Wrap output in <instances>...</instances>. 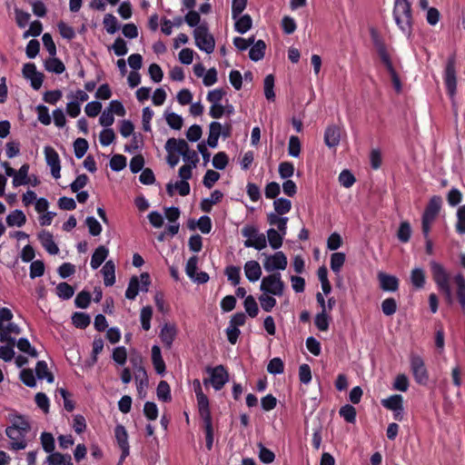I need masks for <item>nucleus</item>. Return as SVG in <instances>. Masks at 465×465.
I'll return each mask as SVG.
<instances>
[{
  "label": "nucleus",
  "mask_w": 465,
  "mask_h": 465,
  "mask_svg": "<svg viewBox=\"0 0 465 465\" xmlns=\"http://www.w3.org/2000/svg\"><path fill=\"white\" fill-rule=\"evenodd\" d=\"M286 290L280 272L269 273L262 278L260 283L261 295L258 297L262 309L270 312L276 306V297H282Z\"/></svg>",
  "instance_id": "obj_1"
},
{
  "label": "nucleus",
  "mask_w": 465,
  "mask_h": 465,
  "mask_svg": "<svg viewBox=\"0 0 465 465\" xmlns=\"http://www.w3.org/2000/svg\"><path fill=\"white\" fill-rule=\"evenodd\" d=\"M193 386L197 399L199 415L204 423L206 434V447L208 450H211L213 448V435L209 400L207 396L203 393L202 384L199 380H194L193 382Z\"/></svg>",
  "instance_id": "obj_2"
},
{
  "label": "nucleus",
  "mask_w": 465,
  "mask_h": 465,
  "mask_svg": "<svg viewBox=\"0 0 465 465\" xmlns=\"http://www.w3.org/2000/svg\"><path fill=\"white\" fill-rule=\"evenodd\" d=\"M393 17L399 28L407 35L412 30L411 5L408 0H395Z\"/></svg>",
  "instance_id": "obj_3"
},
{
  "label": "nucleus",
  "mask_w": 465,
  "mask_h": 465,
  "mask_svg": "<svg viewBox=\"0 0 465 465\" xmlns=\"http://www.w3.org/2000/svg\"><path fill=\"white\" fill-rule=\"evenodd\" d=\"M374 45L381 62L391 76L393 88L397 93H401L402 89L401 81L396 70L391 52L387 49L385 45L379 40L375 41Z\"/></svg>",
  "instance_id": "obj_4"
},
{
  "label": "nucleus",
  "mask_w": 465,
  "mask_h": 465,
  "mask_svg": "<svg viewBox=\"0 0 465 465\" xmlns=\"http://www.w3.org/2000/svg\"><path fill=\"white\" fill-rule=\"evenodd\" d=\"M194 44L201 51L211 54L215 49V39L209 30L207 22L203 21L193 31Z\"/></svg>",
  "instance_id": "obj_5"
},
{
  "label": "nucleus",
  "mask_w": 465,
  "mask_h": 465,
  "mask_svg": "<svg viewBox=\"0 0 465 465\" xmlns=\"http://www.w3.org/2000/svg\"><path fill=\"white\" fill-rule=\"evenodd\" d=\"M442 200L440 196H433L430 199L421 217V230L423 236L430 235L431 226L436 221L440 213Z\"/></svg>",
  "instance_id": "obj_6"
},
{
  "label": "nucleus",
  "mask_w": 465,
  "mask_h": 465,
  "mask_svg": "<svg viewBox=\"0 0 465 465\" xmlns=\"http://www.w3.org/2000/svg\"><path fill=\"white\" fill-rule=\"evenodd\" d=\"M165 150H176L177 153L183 156V161L193 167H196V164L199 162L198 154L196 152L191 150L187 142L183 139H168L165 143Z\"/></svg>",
  "instance_id": "obj_7"
},
{
  "label": "nucleus",
  "mask_w": 465,
  "mask_h": 465,
  "mask_svg": "<svg viewBox=\"0 0 465 465\" xmlns=\"http://www.w3.org/2000/svg\"><path fill=\"white\" fill-rule=\"evenodd\" d=\"M430 270L432 273L433 280L435 283L437 284L440 291H441L445 296L446 299L449 302H451L452 300V292L450 286V275L445 270V268L439 262L435 261H431L430 263Z\"/></svg>",
  "instance_id": "obj_8"
},
{
  "label": "nucleus",
  "mask_w": 465,
  "mask_h": 465,
  "mask_svg": "<svg viewBox=\"0 0 465 465\" xmlns=\"http://www.w3.org/2000/svg\"><path fill=\"white\" fill-rule=\"evenodd\" d=\"M242 234L247 238L244 242L245 247H252L258 251L264 249L267 246L266 236L259 232L258 229L252 225H247L242 228Z\"/></svg>",
  "instance_id": "obj_9"
},
{
  "label": "nucleus",
  "mask_w": 465,
  "mask_h": 465,
  "mask_svg": "<svg viewBox=\"0 0 465 465\" xmlns=\"http://www.w3.org/2000/svg\"><path fill=\"white\" fill-rule=\"evenodd\" d=\"M263 268L269 273L279 272L287 268L288 259L282 251H278L272 254H263Z\"/></svg>",
  "instance_id": "obj_10"
},
{
  "label": "nucleus",
  "mask_w": 465,
  "mask_h": 465,
  "mask_svg": "<svg viewBox=\"0 0 465 465\" xmlns=\"http://www.w3.org/2000/svg\"><path fill=\"white\" fill-rule=\"evenodd\" d=\"M150 283V276L147 272L142 273L140 277H132L125 292V297L129 300H134L140 291H148Z\"/></svg>",
  "instance_id": "obj_11"
},
{
  "label": "nucleus",
  "mask_w": 465,
  "mask_h": 465,
  "mask_svg": "<svg viewBox=\"0 0 465 465\" xmlns=\"http://www.w3.org/2000/svg\"><path fill=\"white\" fill-rule=\"evenodd\" d=\"M411 370L417 383L426 384L429 375L423 359L418 354H411L410 357Z\"/></svg>",
  "instance_id": "obj_12"
},
{
  "label": "nucleus",
  "mask_w": 465,
  "mask_h": 465,
  "mask_svg": "<svg viewBox=\"0 0 465 465\" xmlns=\"http://www.w3.org/2000/svg\"><path fill=\"white\" fill-rule=\"evenodd\" d=\"M381 405L393 412L394 420L401 421L404 417L403 398L400 394L391 395L381 400Z\"/></svg>",
  "instance_id": "obj_13"
},
{
  "label": "nucleus",
  "mask_w": 465,
  "mask_h": 465,
  "mask_svg": "<svg viewBox=\"0 0 465 465\" xmlns=\"http://www.w3.org/2000/svg\"><path fill=\"white\" fill-rule=\"evenodd\" d=\"M210 379L204 380V384L210 382L212 386L220 391L229 380V375L223 365L209 370Z\"/></svg>",
  "instance_id": "obj_14"
},
{
  "label": "nucleus",
  "mask_w": 465,
  "mask_h": 465,
  "mask_svg": "<svg viewBox=\"0 0 465 465\" xmlns=\"http://www.w3.org/2000/svg\"><path fill=\"white\" fill-rule=\"evenodd\" d=\"M23 75L25 79L30 81L31 86L35 90H39L43 84L44 75L36 70L35 64H25L22 70Z\"/></svg>",
  "instance_id": "obj_15"
},
{
  "label": "nucleus",
  "mask_w": 465,
  "mask_h": 465,
  "mask_svg": "<svg viewBox=\"0 0 465 465\" xmlns=\"http://www.w3.org/2000/svg\"><path fill=\"white\" fill-rule=\"evenodd\" d=\"M444 84L448 94L453 97L457 89V77L454 60H449L444 72Z\"/></svg>",
  "instance_id": "obj_16"
},
{
  "label": "nucleus",
  "mask_w": 465,
  "mask_h": 465,
  "mask_svg": "<svg viewBox=\"0 0 465 465\" xmlns=\"http://www.w3.org/2000/svg\"><path fill=\"white\" fill-rule=\"evenodd\" d=\"M114 436L119 448L121 449L122 454L119 460V465L126 459L130 453V447L128 443V434L125 428L123 425H117L114 429Z\"/></svg>",
  "instance_id": "obj_17"
},
{
  "label": "nucleus",
  "mask_w": 465,
  "mask_h": 465,
  "mask_svg": "<svg viewBox=\"0 0 465 465\" xmlns=\"http://www.w3.org/2000/svg\"><path fill=\"white\" fill-rule=\"evenodd\" d=\"M27 430H16L14 427H7L5 433L11 440V448L15 450H24L26 448L25 435Z\"/></svg>",
  "instance_id": "obj_18"
},
{
  "label": "nucleus",
  "mask_w": 465,
  "mask_h": 465,
  "mask_svg": "<svg viewBox=\"0 0 465 465\" xmlns=\"http://www.w3.org/2000/svg\"><path fill=\"white\" fill-rule=\"evenodd\" d=\"M45 161L48 166L51 169L52 175L58 179L60 177V171H61V165H60V158L56 151L52 148L51 146L45 147L44 150Z\"/></svg>",
  "instance_id": "obj_19"
},
{
  "label": "nucleus",
  "mask_w": 465,
  "mask_h": 465,
  "mask_svg": "<svg viewBox=\"0 0 465 465\" xmlns=\"http://www.w3.org/2000/svg\"><path fill=\"white\" fill-rule=\"evenodd\" d=\"M178 329L174 323H164L160 331L159 337L166 349H171L176 336Z\"/></svg>",
  "instance_id": "obj_20"
},
{
  "label": "nucleus",
  "mask_w": 465,
  "mask_h": 465,
  "mask_svg": "<svg viewBox=\"0 0 465 465\" xmlns=\"http://www.w3.org/2000/svg\"><path fill=\"white\" fill-rule=\"evenodd\" d=\"M380 288L384 292H396L399 289V279L383 272H378Z\"/></svg>",
  "instance_id": "obj_21"
},
{
  "label": "nucleus",
  "mask_w": 465,
  "mask_h": 465,
  "mask_svg": "<svg viewBox=\"0 0 465 465\" xmlns=\"http://www.w3.org/2000/svg\"><path fill=\"white\" fill-rule=\"evenodd\" d=\"M244 274L251 282H257L262 276V268L257 261H248L245 262Z\"/></svg>",
  "instance_id": "obj_22"
},
{
  "label": "nucleus",
  "mask_w": 465,
  "mask_h": 465,
  "mask_svg": "<svg viewBox=\"0 0 465 465\" xmlns=\"http://www.w3.org/2000/svg\"><path fill=\"white\" fill-rule=\"evenodd\" d=\"M341 140V130L336 125H330L324 133V142L329 148H335Z\"/></svg>",
  "instance_id": "obj_23"
},
{
  "label": "nucleus",
  "mask_w": 465,
  "mask_h": 465,
  "mask_svg": "<svg viewBox=\"0 0 465 465\" xmlns=\"http://www.w3.org/2000/svg\"><path fill=\"white\" fill-rule=\"evenodd\" d=\"M38 239L42 244V246L45 249V251L50 254H57L59 252V248L54 242L53 239L52 233L46 231H43L38 234Z\"/></svg>",
  "instance_id": "obj_24"
},
{
  "label": "nucleus",
  "mask_w": 465,
  "mask_h": 465,
  "mask_svg": "<svg viewBox=\"0 0 465 465\" xmlns=\"http://www.w3.org/2000/svg\"><path fill=\"white\" fill-rule=\"evenodd\" d=\"M152 363L158 374L163 375L165 373V363L162 357L161 349L158 345H153L152 347Z\"/></svg>",
  "instance_id": "obj_25"
},
{
  "label": "nucleus",
  "mask_w": 465,
  "mask_h": 465,
  "mask_svg": "<svg viewBox=\"0 0 465 465\" xmlns=\"http://www.w3.org/2000/svg\"><path fill=\"white\" fill-rule=\"evenodd\" d=\"M21 332L20 327L14 322H7L4 328V331H1L0 341L1 342H8L12 345L15 344V339L11 338L12 334L18 335Z\"/></svg>",
  "instance_id": "obj_26"
},
{
  "label": "nucleus",
  "mask_w": 465,
  "mask_h": 465,
  "mask_svg": "<svg viewBox=\"0 0 465 465\" xmlns=\"http://www.w3.org/2000/svg\"><path fill=\"white\" fill-rule=\"evenodd\" d=\"M29 173V164H23L18 171L15 172V175L12 181L14 187H18L21 185H26L31 183V178L28 176Z\"/></svg>",
  "instance_id": "obj_27"
},
{
  "label": "nucleus",
  "mask_w": 465,
  "mask_h": 465,
  "mask_svg": "<svg viewBox=\"0 0 465 465\" xmlns=\"http://www.w3.org/2000/svg\"><path fill=\"white\" fill-rule=\"evenodd\" d=\"M109 253V250L105 246H99L97 247L91 258L90 265L92 269L96 270L98 269L102 263L105 261Z\"/></svg>",
  "instance_id": "obj_28"
},
{
  "label": "nucleus",
  "mask_w": 465,
  "mask_h": 465,
  "mask_svg": "<svg viewBox=\"0 0 465 465\" xmlns=\"http://www.w3.org/2000/svg\"><path fill=\"white\" fill-rule=\"evenodd\" d=\"M223 193L219 190H214L210 197L204 198L201 202V209L205 213H210L213 206L222 201Z\"/></svg>",
  "instance_id": "obj_29"
},
{
  "label": "nucleus",
  "mask_w": 465,
  "mask_h": 465,
  "mask_svg": "<svg viewBox=\"0 0 465 465\" xmlns=\"http://www.w3.org/2000/svg\"><path fill=\"white\" fill-rule=\"evenodd\" d=\"M267 233V242H269L270 246L273 250H278L282 247L283 242V238L286 234H282L279 230H275L273 228H270L266 232Z\"/></svg>",
  "instance_id": "obj_30"
},
{
  "label": "nucleus",
  "mask_w": 465,
  "mask_h": 465,
  "mask_svg": "<svg viewBox=\"0 0 465 465\" xmlns=\"http://www.w3.org/2000/svg\"><path fill=\"white\" fill-rule=\"evenodd\" d=\"M221 134L222 124L218 122H212L209 125V135L207 139L208 145L212 148H216Z\"/></svg>",
  "instance_id": "obj_31"
},
{
  "label": "nucleus",
  "mask_w": 465,
  "mask_h": 465,
  "mask_svg": "<svg viewBox=\"0 0 465 465\" xmlns=\"http://www.w3.org/2000/svg\"><path fill=\"white\" fill-rule=\"evenodd\" d=\"M104 283L105 286H112L115 282V265L113 261H107L102 268Z\"/></svg>",
  "instance_id": "obj_32"
},
{
  "label": "nucleus",
  "mask_w": 465,
  "mask_h": 465,
  "mask_svg": "<svg viewBox=\"0 0 465 465\" xmlns=\"http://www.w3.org/2000/svg\"><path fill=\"white\" fill-rule=\"evenodd\" d=\"M10 425L8 427H14L16 430H30V425L27 419L25 416L17 413H10L8 416Z\"/></svg>",
  "instance_id": "obj_33"
},
{
  "label": "nucleus",
  "mask_w": 465,
  "mask_h": 465,
  "mask_svg": "<svg viewBox=\"0 0 465 465\" xmlns=\"http://www.w3.org/2000/svg\"><path fill=\"white\" fill-rule=\"evenodd\" d=\"M175 190L181 196H186L190 193V184L186 181H180L176 182L174 184L169 183L166 185V191L170 196L174 194Z\"/></svg>",
  "instance_id": "obj_34"
},
{
  "label": "nucleus",
  "mask_w": 465,
  "mask_h": 465,
  "mask_svg": "<svg viewBox=\"0 0 465 465\" xmlns=\"http://www.w3.org/2000/svg\"><path fill=\"white\" fill-rule=\"evenodd\" d=\"M233 20L235 21L234 29L239 34H245L252 28V20L249 15H243L242 16L240 15L236 19Z\"/></svg>",
  "instance_id": "obj_35"
},
{
  "label": "nucleus",
  "mask_w": 465,
  "mask_h": 465,
  "mask_svg": "<svg viewBox=\"0 0 465 465\" xmlns=\"http://www.w3.org/2000/svg\"><path fill=\"white\" fill-rule=\"evenodd\" d=\"M45 462L48 465H73L70 455H64L59 452L50 453V455L46 458Z\"/></svg>",
  "instance_id": "obj_36"
},
{
  "label": "nucleus",
  "mask_w": 465,
  "mask_h": 465,
  "mask_svg": "<svg viewBox=\"0 0 465 465\" xmlns=\"http://www.w3.org/2000/svg\"><path fill=\"white\" fill-rule=\"evenodd\" d=\"M281 214L276 213H271L267 216V220L271 225H276L278 230L282 232V234L287 233V217H281Z\"/></svg>",
  "instance_id": "obj_37"
},
{
  "label": "nucleus",
  "mask_w": 465,
  "mask_h": 465,
  "mask_svg": "<svg viewBox=\"0 0 465 465\" xmlns=\"http://www.w3.org/2000/svg\"><path fill=\"white\" fill-rule=\"evenodd\" d=\"M265 43L262 40H258L252 44L249 51V57L251 60L257 62L263 58L265 54Z\"/></svg>",
  "instance_id": "obj_38"
},
{
  "label": "nucleus",
  "mask_w": 465,
  "mask_h": 465,
  "mask_svg": "<svg viewBox=\"0 0 465 465\" xmlns=\"http://www.w3.org/2000/svg\"><path fill=\"white\" fill-rule=\"evenodd\" d=\"M36 376L39 380L45 379L49 383L54 381V375L49 371L47 363L45 361H39L35 366Z\"/></svg>",
  "instance_id": "obj_39"
},
{
  "label": "nucleus",
  "mask_w": 465,
  "mask_h": 465,
  "mask_svg": "<svg viewBox=\"0 0 465 465\" xmlns=\"http://www.w3.org/2000/svg\"><path fill=\"white\" fill-rule=\"evenodd\" d=\"M26 222L25 213L20 210L11 212L6 217V223L9 226H23Z\"/></svg>",
  "instance_id": "obj_40"
},
{
  "label": "nucleus",
  "mask_w": 465,
  "mask_h": 465,
  "mask_svg": "<svg viewBox=\"0 0 465 465\" xmlns=\"http://www.w3.org/2000/svg\"><path fill=\"white\" fill-rule=\"evenodd\" d=\"M331 322V316L328 314L327 312L321 311L319 313L316 314L314 319V324L316 328L321 331H326L329 329Z\"/></svg>",
  "instance_id": "obj_41"
},
{
  "label": "nucleus",
  "mask_w": 465,
  "mask_h": 465,
  "mask_svg": "<svg viewBox=\"0 0 465 465\" xmlns=\"http://www.w3.org/2000/svg\"><path fill=\"white\" fill-rule=\"evenodd\" d=\"M274 77L272 74H268L264 78L263 82V90L264 95L268 101L274 102L275 100V93H274Z\"/></svg>",
  "instance_id": "obj_42"
},
{
  "label": "nucleus",
  "mask_w": 465,
  "mask_h": 465,
  "mask_svg": "<svg viewBox=\"0 0 465 465\" xmlns=\"http://www.w3.org/2000/svg\"><path fill=\"white\" fill-rule=\"evenodd\" d=\"M156 393L158 399L163 402H168L172 399L170 386L165 381H161L158 383Z\"/></svg>",
  "instance_id": "obj_43"
},
{
  "label": "nucleus",
  "mask_w": 465,
  "mask_h": 465,
  "mask_svg": "<svg viewBox=\"0 0 465 465\" xmlns=\"http://www.w3.org/2000/svg\"><path fill=\"white\" fill-rule=\"evenodd\" d=\"M243 307L247 314L252 318L256 317L259 313L258 304L252 295L245 297Z\"/></svg>",
  "instance_id": "obj_44"
},
{
  "label": "nucleus",
  "mask_w": 465,
  "mask_h": 465,
  "mask_svg": "<svg viewBox=\"0 0 465 465\" xmlns=\"http://www.w3.org/2000/svg\"><path fill=\"white\" fill-rule=\"evenodd\" d=\"M345 262V254L343 252H334L331 256V269L336 274L340 273Z\"/></svg>",
  "instance_id": "obj_45"
},
{
  "label": "nucleus",
  "mask_w": 465,
  "mask_h": 465,
  "mask_svg": "<svg viewBox=\"0 0 465 465\" xmlns=\"http://www.w3.org/2000/svg\"><path fill=\"white\" fill-rule=\"evenodd\" d=\"M45 67L47 71L58 74H62L65 70L64 64L54 56H52L50 59L45 61Z\"/></svg>",
  "instance_id": "obj_46"
},
{
  "label": "nucleus",
  "mask_w": 465,
  "mask_h": 465,
  "mask_svg": "<svg viewBox=\"0 0 465 465\" xmlns=\"http://www.w3.org/2000/svg\"><path fill=\"white\" fill-rule=\"evenodd\" d=\"M225 275L227 276L228 281L231 282V283L233 286H236L240 283L241 281V268L230 265L225 268L224 272Z\"/></svg>",
  "instance_id": "obj_47"
},
{
  "label": "nucleus",
  "mask_w": 465,
  "mask_h": 465,
  "mask_svg": "<svg viewBox=\"0 0 465 465\" xmlns=\"http://www.w3.org/2000/svg\"><path fill=\"white\" fill-rule=\"evenodd\" d=\"M411 282L412 285L418 289H420L425 284V273L420 268H415L411 273Z\"/></svg>",
  "instance_id": "obj_48"
},
{
  "label": "nucleus",
  "mask_w": 465,
  "mask_h": 465,
  "mask_svg": "<svg viewBox=\"0 0 465 465\" xmlns=\"http://www.w3.org/2000/svg\"><path fill=\"white\" fill-rule=\"evenodd\" d=\"M16 346L22 352H25L33 358H36L38 356L35 348L31 346V343L26 338L19 339L16 342Z\"/></svg>",
  "instance_id": "obj_49"
},
{
  "label": "nucleus",
  "mask_w": 465,
  "mask_h": 465,
  "mask_svg": "<svg viewBox=\"0 0 465 465\" xmlns=\"http://www.w3.org/2000/svg\"><path fill=\"white\" fill-rule=\"evenodd\" d=\"M153 316V309L150 306L143 307L140 312V321L142 328L144 331H149L151 328V319Z\"/></svg>",
  "instance_id": "obj_50"
},
{
  "label": "nucleus",
  "mask_w": 465,
  "mask_h": 465,
  "mask_svg": "<svg viewBox=\"0 0 465 465\" xmlns=\"http://www.w3.org/2000/svg\"><path fill=\"white\" fill-rule=\"evenodd\" d=\"M165 120L167 124L174 130H180L183 124V119L181 115L175 113H166Z\"/></svg>",
  "instance_id": "obj_51"
},
{
  "label": "nucleus",
  "mask_w": 465,
  "mask_h": 465,
  "mask_svg": "<svg viewBox=\"0 0 465 465\" xmlns=\"http://www.w3.org/2000/svg\"><path fill=\"white\" fill-rule=\"evenodd\" d=\"M273 206L275 213L282 215L290 212L292 208V203L288 199L278 198L273 202Z\"/></svg>",
  "instance_id": "obj_52"
},
{
  "label": "nucleus",
  "mask_w": 465,
  "mask_h": 465,
  "mask_svg": "<svg viewBox=\"0 0 465 465\" xmlns=\"http://www.w3.org/2000/svg\"><path fill=\"white\" fill-rule=\"evenodd\" d=\"M339 414L349 423H354L356 420V410L353 406L346 404L342 406Z\"/></svg>",
  "instance_id": "obj_53"
},
{
  "label": "nucleus",
  "mask_w": 465,
  "mask_h": 465,
  "mask_svg": "<svg viewBox=\"0 0 465 465\" xmlns=\"http://www.w3.org/2000/svg\"><path fill=\"white\" fill-rule=\"evenodd\" d=\"M88 150V143L84 138H77L74 142V155L77 159H81Z\"/></svg>",
  "instance_id": "obj_54"
},
{
  "label": "nucleus",
  "mask_w": 465,
  "mask_h": 465,
  "mask_svg": "<svg viewBox=\"0 0 465 465\" xmlns=\"http://www.w3.org/2000/svg\"><path fill=\"white\" fill-rule=\"evenodd\" d=\"M73 323L75 327L84 329L90 324V317L84 312H74L72 317Z\"/></svg>",
  "instance_id": "obj_55"
},
{
  "label": "nucleus",
  "mask_w": 465,
  "mask_h": 465,
  "mask_svg": "<svg viewBox=\"0 0 465 465\" xmlns=\"http://www.w3.org/2000/svg\"><path fill=\"white\" fill-rule=\"evenodd\" d=\"M411 235V224L408 222H402L400 224L397 237L400 242H409Z\"/></svg>",
  "instance_id": "obj_56"
},
{
  "label": "nucleus",
  "mask_w": 465,
  "mask_h": 465,
  "mask_svg": "<svg viewBox=\"0 0 465 465\" xmlns=\"http://www.w3.org/2000/svg\"><path fill=\"white\" fill-rule=\"evenodd\" d=\"M267 371L271 374H274V375L281 374L284 371V363L282 361V359H280L278 357L273 358L269 361V363L267 365Z\"/></svg>",
  "instance_id": "obj_57"
},
{
  "label": "nucleus",
  "mask_w": 465,
  "mask_h": 465,
  "mask_svg": "<svg viewBox=\"0 0 465 465\" xmlns=\"http://www.w3.org/2000/svg\"><path fill=\"white\" fill-rule=\"evenodd\" d=\"M56 292L60 298L68 300L73 297L74 291L67 282H61L56 287Z\"/></svg>",
  "instance_id": "obj_58"
},
{
  "label": "nucleus",
  "mask_w": 465,
  "mask_h": 465,
  "mask_svg": "<svg viewBox=\"0 0 465 465\" xmlns=\"http://www.w3.org/2000/svg\"><path fill=\"white\" fill-rule=\"evenodd\" d=\"M103 23L109 34H114L118 30V21L116 17L111 14L104 15Z\"/></svg>",
  "instance_id": "obj_59"
},
{
  "label": "nucleus",
  "mask_w": 465,
  "mask_h": 465,
  "mask_svg": "<svg viewBox=\"0 0 465 465\" xmlns=\"http://www.w3.org/2000/svg\"><path fill=\"white\" fill-rule=\"evenodd\" d=\"M41 443L43 446V449L47 453L54 452V439L51 433L48 432H43L41 434Z\"/></svg>",
  "instance_id": "obj_60"
},
{
  "label": "nucleus",
  "mask_w": 465,
  "mask_h": 465,
  "mask_svg": "<svg viewBox=\"0 0 465 465\" xmlns=\"http://www.w3.org/2000/svg\"><path fill=\"white\" fill-rule=\"evenodd\" d=\"M288 153L292 157H299L301 153V142L297 136H291L288 144Z\"/></svg>",
  "instance_id": "obj_61"
},
{
  "label": "nucleus",
  "mask_w": 465,
  "mask_h": 465,
  "mask_svg": "<svg viewBox=\"0 0 465 465\" xmlns=\"http://www.w3.org/2000/svg\"><path fill=\"white\" fill-rule=\"evenodd\" d=\"M220 177L221 175L218 172L208 170L203 176V183L206 188L211 189Z\"/></svg>",
  "instance_id": "obj_62"
},
{
  "label": "nucleus",
  "mask_w": 465,
  "mask_h": 465,
  "mask_svg": "<svg viewBox=\"0 0 465 465\" xmlns=\"http://www.w3.org/2000/svg\"><path fill=\"white\" fill-rule=\"evenodd\" d=\"M229 159L224 152L217 153L213 158V165L218 170H223L228 164Z\"/></svg>",
  "instance_id": "obj_63"
},
{
  "label": "nucleus",
  "mask_w": 465,
  "mask_h": 465,
  "mask_svg": "<svg viewBox=\"0 0 465 465\" xmlns=\"http://www.w3.org/2000/svg\"><path fill=\"white\" fill-rule=\"evenodd\" d=\"M456 231L460 234H465V204L458 209Z\"/></svg>",
  "instance_id": "obj_64"
}]
</instances>
